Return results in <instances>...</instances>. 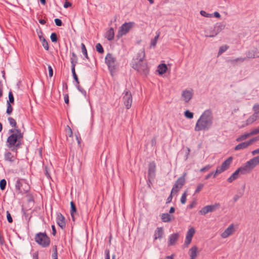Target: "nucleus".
I'll return each instance as SVG.
<instances>
[{
  "label": "nucleus",
  "instance_id": "f257e3e1",
  "mask_svg": "<svg viewBox=\"0 0 259 259\" xmlns=\"http://www.w3.org/2000/svg\"><path fill=\"white\" fill-rule=\"evenodd\" d=\"M9 134L10 135L7 139L6 146L12 152H17L22 144L23 133L19 128H12L9 130Z\"/></svg>",
  "mask_w": 259,
  "mask_h": 259
},
{
  "label": "nucleus",
  "instance_id": "f03ea898",
  "mask_svg": "<svg viewBox=\"0 0 259 259\" xmlns=\"http://www.w3.org/2000/svg\"><path fill=\"white\" fill-rule=\"evenodd\" d=\"M213 116L212 112L210 109L205 110L196 121L194 130L196 132L208 131L212 126Z\"/></svg>",
  "mask_w": 259,
  "mask_h": 259
},
{
  "label": "nucleus",
  "instance_id": "7ed1b4c3",
  "mask_svg": "<svg viewBox=\"0 0 259 259\" xmlns=\"http://www.w3.org/2000/svg\"><path fill=\"white\" fill-rule=\"evenodd\" d=\"M145 58V50L142 49L138 52L137 58L134 60L132 67L141 74L146 75L149 72V68Z\"/></svg>",
  "mask_w": 259,
  "mask_h": 259
},
{
  "label": "nucleus",
  "instance_id": "20e7f679",
  "mask_svg": "<svg viewBox=\"0 0 259 259\" xmlns=\"http://www.w3.org/2000/svg\"><path fill=\"white\" fill-rule=\"evenodd\" d=\"M225 28V25L222 23H217L213 27L206 29L204 30L205 36L213 37L217 36Z\"/></svg>",
  "mask_w": 259,
  "mask_h": 259
},
{
  "label": "nucleus",
  "instance_id": "39448f33",
  "mask_svg": "<svg viewBox=\"0 0 259 259\" xmlns=\"http://www.w3.org/2000/svg\"><path fill=\"white\" fill-rule=\"evenodd\" d=\"M35 241L43 247H47L50 244V240L45 233H39L36 234Z\"/></svg>",
  "mask_w": 259,
  "mask_h": 259
},
{
  "label": "nucleus",
  "instance_id": "423d86ee",
  "mask_svg": "<svg viewBox=\"0 0 259 259\" xmlns=\"http://www.w3.org/2000/svg\"><path fill=\"white\" fill-rule=\"evenodd\" d=\"M15 188L18 193L25 194L29 190V186L24 179H19L15 184Z\"/></svg>",
  "mask_w": 259,
  "mask_h": 259
},
{
  "label": "nucleus",
  "instance_id": "0eeeda50",
  "mask_svg": "<svg viewBox=\"0 0 259 259\" xmlns=\"http://www.w3.org/2000/svg\"><path fill=\"white\" fill-rule=\"evenodd\" d=\"M105 61L111 75H113L116 67V58L112 54L108 53L105 57Z\"/></svg>",
  "mask_w": 259,
  "mask_h": 259
},
{
  "label": "nucleus",
  "instance_id": "6e6552de",
  "mask_svg": "<svg viewBox=\"0 0 259 259\" xmlns=\"http://www.w3.org/2000/svg\"><path fill=\"white\" fill-rule=\"evenodd\" d=\"M134 22H129L123 24L119 28L117 37L119 38L128 33L131 29L134 27Z\"/></svg>",
  "mask_w": 259,
  "mask_h": 259
},
{
  "label": "nucleus",
  "instance_id": "1a4fd4ad",
  "mask_svg": "<svg viewBox=\"0 0 259 259\" xmlns=\"http://www.w3.org/2000/svg\"><path fill=\"white\" fill-rule=\"evenodd\" d=\"M186 173L183 174V176L180 177L176 182L171 190V194L177 193L182 188L185 183V177Z\"/></svg>",
  "mask_w": 259,
  "mask_h": 259
},
{
  "label": "nucleus",
  "instance_id": "9d476101",
  "mask_svg": "<svg viewBox=\"0 0 259 259\" xmlns=\"http://www.w3.org/2000/svg\"><path fill=\"white\" fill-rule=\"evenodd\" d=\"M122 100L124 105L127 109L131 107L133 101L132 96L131 93L127 90H125L123 93Z\"/></svg>",
  "mask_w": 259,
  "mask_h": 259
},
{
  "label": "nucleus",
  "instance_id": "9b49d317",
  "mask_svg": "<svg viewBox=\"0 0 259 259\" xmlns=\"http://www.w3.org/2000/svg\"><path fill=\"white\" fill-rule=\"evenodd\" d=\"M17 152H12L6 150L4 153V160L6 161L13 163L16 162L17 159Z\"/></svg>",
  "mask_w": 259,
  "mask_h": 259
},
{
  "label": "nucleus",
  "instance_id": "f8f14e48",
  "mask_svg": "<svg viewBox=\"0 0 259 259\" xmlns=\"http://www.w3.org/2000/svg\"><path fill=\"white\" fill-rule=\"evenodd\" d=\"M220 206V204L219 203H216L213 205H207L199 210V213L202 215H205L208 212L214 211L217 208H219Z\"/></svg>",
  "mask_w": 259,
  "mask_h": 259
},
{
  "label": "nucleus",
  "instance_id": "ddd939ff",
  "mask_svg": "<svg viewBox=\"0 0 259 259\" xmlns=\"http://www.w3.org/2000/svg\"><path fill=\"white\" fill-rule=\"evenodd\" d=\"M194 95L193 89H186L182 92V98L185 103L189 102Z\"/></svg>",
  "mask_w": 259,
  "mask_h": 259
},
{
  "label": "nucleus",
  "instance_id": "4468645a",
  "mask_svg": "<svg viewBox=\"0 0 259 259\" xmlns=\"http://www.w3.org/2000/svg\"><path fill=\"white\" fill-rule=\"evenodd\" d=\"M156 164L154 162H150L148 166V179L149 181H153L155 177Z\"/></svg>",
  "mask_w": 259,
  "mask_h": 259
},
{
  "label": "nucleus",
  "instance_id": "2eb2a0df",
  "mask_svg": "<svg viewBox=\"0 0 259 259\" xmlns=\"http://www.w3.org/2000/svg\"><path fill=\"white\" fill-rule=\"evenodd\" d=\"M57 223L58 226L62 229L66 227V223L64 217L60 212L57 213L56 218Z\"/></svg>",
  "mask_w": 259,
  "mask_h": 259
},
{
  "label": "nucleus",
  "instance_id": "dca6fc26",
  "mask_svg": "<svg viewBox=\"0 0 259 259\" xmlns=\"http://www.w3.org/2000/svg\"><path fill=\"white\" fill-rule=\"evenodd\" d=\"M234 231V225L231 224L221 234V237L223 238H226L231 235Z\"/></svg>",
  "mask_w": 259,
  "mask_h": 259
},
{
  "label": "nucleus",
  "instance_id": "f3484780",
  "mask_svg": "<svg viewBox=\"0 0 259 259\" xmlns=\"http://www.w3.org/2000/svg\"><path fill=\"white\" fill-rule=\"evenodd\" d=\"M250 168L253 169L255 167L259 164V155L252 158L246 162Z\"/></svg>",
  "mask_w": 259,
  "mask_h": 259
},
{
  "label": "nucleus",
  "instance_id": "a211bd4d",
  "mask_svg": "<svg viewBox=\"0 0 259 259\" xmlns=\"http://www.w3.org/2000/svg\"><path fill=\"white\" fill-rule=\"evenodd\" d=\"M179 237V233H174L170 235L169 237L168 240V246H171L175 244V243L177 241L178 238Z\"/></svg>",
  "mask_w": 259,
  "mask_h": 259
},
{
  "label": "nucleus",
  "instance_id": "6ab92c4d",
  "mask_svg": "<svg viewBox=\"0 0 259 259\" xmlns=\"http://www.w3.org/2000/svg\"><path fill=\"white\" fill-rule=\"evenodd\" d=\"M163 229L162 227H158L155 230L154 234V239H160L162 238L163 235Z\"/></svg>",
  "mask_w": 259,
  "mask_h": 259
},
{
  "label": "nucleus",
  "instance_id": "aec40b11",
  "mask_svg": "<svg viewBox=\"0 0 259 259\" xmlns=\"http://www.w3.org/2000/svg\"><path fill=\"white\" fill-rule=\"evenodd\" d=\"M241 175H244L245 174H248L251 172L252 170L248 163L246 162L243 166L238 168Z\"/></svg>",
  "mask_w": 259,
  "mask_h": 259
},
{
  "label": "nucleus",
  "instance_id": "412c9836",
  "mask_svg": "<svg viewBox=\"0 0 259 259\" xmlns=\"http://www.w3.org/2000/svg\"><path fill=\"white\" fill-rule=\"evenodd\" d=\"M241 175H244L245 174H248L251 172L252 170L248 163L246 162L243 166L238 168Z\"/></svg>",
  "mask_w": 259,
  "mask_h": 259
},
{
  "label": "nucleus",
  "instance_id": "4be33fe9",
  "mask_svg": "<svg viewBox=\"0 0 259 259\" xmlns=\"http://www.w3.org/2000/svg\"><path fill=\"white\" fill-rule=\"evenodd\" d=\"M250 145L249 144L248 141L244 142L236 145L234 148V150L236 151H238L242 149H244L247 148Z\"/></svg>",
  "mask_w": 259,
  "mask_h": 259
},
{
  "label": "nucleus",
  "instance_id": "5701e85b",
  "mask_svg": "<svg viewBox=\"0 0 259 259\" xmlns=\"http://www.w3.org/2000/svg\"><path fill=\"white\" fill-rule=\"evenodd\" d=\"M240 173V170L238 168L235 171V172L227 179V181L229 183H232L234 180H236L239 178V174Z\"/></svg>",
  "mask_w": 259,
  "mask_h": 259
},
{
  "label": "nucleus",
  "instance_id": "b1692460",
  "mask_svg": "<svg viewBox=\"0 0 259 259\" xmlns=\"http://www.w3.org/2000/svg\"><path fill=\"white\" fill-rule=\"evenodd\" d=\"M232 157H229L224 162H223V163L221 165V166L223 168H224L225 170H227L229 168L232 162Z\"/></svg>",
  "mask_w": 259,
  "mask_h": 259
},
{
  "label": "nucleus",
  "instance_id": "393cba45",
  "mask_svg": "<svg viewBox=\"0 0 259 259\" xmlns=\"http://www.w3.org/2000/svg\"><path fill=\"white\" fill-rule=\"evenodd\" d=\"M257 119H259V117L257 114V113H254L251 116H250L247 120H246V124L249 125L253 123L254 121H256Z\"/></svg>",
  "mask_w": 259,
  "mask_h": 259
},
{
  "label": "nucleus",
  "instance_id": "a878e982",
  "mask_svg": "<svg viewBox=\"0 0 259 259\" xmlns=\"http://www.w3.org/2000/svg\"><path fill=\"white\" fill-rule=\"evenodd\" d=\"M71 210L70 213L72 219L73 221H75V213L77 212L75 204L73 201L70 202Z\"/></svg>",
  "mask_w": 259,
  "mask_h": 259
},
{
  "label": "nucleus",
  "instance_id": "bb28decb",
  "mask_svg": "<svg viewBox=\"0 0 259 259\" xmlns=\"http://www.w3.org/2000/svg\"><path fill=\"white\" fill-rule=\"evenodd\" d=\"M106 38H107L108 40L111 41L112 40L114 37V32L113 28H110L109 30L106 32Z\"/></svg>",
  "mask_w": 259,
  "mask_h": 259
},
{
  "label": "nucleus",
  "instance_id": "cd10ccee",
  "mask_svg": "<svg viewBox=\"0 0 259 259\" xmlns=\"http://www.w3.org/2000/svg\"><path fill=\"white\" fill-rule=\"evenodd\" d=\"M167 69V66L165 64H161L158 66L157 71L159 74H163L166 72Z\"/></svg>",
  "mask_w": 259,
  "mask_h": 259
},
{
  "label": "nucleus",
  "instance_id": "c85d7f7f",
  "mask_svg": "<svg viewBox=\"0 0 259 259\" xmlns=\"http://www.w3.org/2000/svg\"><path fill=\"white\" fill-rule=\"evenodd\" d=\"M246 56L248 58H254L259 57V51L257 52L254 50L249 51L247 53Z\"/></svg>",
  "mask_w": 259,
  "mask_h": 259
},
{
  "label": "nucleus",
  "instance_id": "c756f323",
  "mask_svg": "<svg viewBox=\"0 0 259 259\" xmlns=\"http://www.w3.org/2000/svg\"><path fill=\"white\" fill-rule=\"evenodd\" d=\"M161 219L164 223L169 222L171 221L170 215L167 213H162L161 215Z\"/></svg>",
  "mask_w": 259,
  "mask_h": 259
},
{
  "label": "nucleus",
  "instance_id": "7c9ffc66",
  "mask_svg": "<svg viewBox=\"0 0 259 259\" xmlns=\"http://www.w3.org/2000/svg\"><path fill=\"white\" fill-rule=\"evenodd\" d=\"M71 55L72 56L70 58L71 67H75V65L77 63V57L74 52H72Z\"/></svg>",
  "mask_w": 259,
  "mask_h": 259
},
{
  "label": "nucleus",
  "instance_id": "2f4dec72",
  "mask_svg": "<svg viewBox=\"0 0 259 259\" xmlns=\"http://www.w3.org/2000/svg\"><path fill=\"white\" fill-rule=\"evenodd\" d=\"M195 233V229L193 227L190 228L187 232L186 238L192 240Z\"/></svg>",
  "mask_w": 259,
  "mask_h": 259
},
{
  "label": "nucleus",
  "instance_id": "473e14b6",
  "mask_svg": "<svg viewBox=\"0 0 259 259\" xmlns=\"http://www.w3.org/2000/svg\"><path fill=\"white\" fill-rule=\"evenodd\" d=\"M197 250L198 248L196 246H194L192 247H191L189 250L190 256L196 257L197 256Z\"/></svg>",
  "mask_w": 259,
  "mask_h": 259
},
{
  "label": "nucleus",
  "instance_id": "72a5a7b5",
  "mask_svg": "<svg viewBox=\"0 0 259 259\" xmlns=\"http://www.w3.org/2000/svg\"><path fill=\"white\" fill-rule=\"evenodd\" d=\"M250 136H251V135H250V133H245L238 137L236 140L237 142H241L246 140Z\"/></svg>",
  "mask_w": 259,
  "mask_h": 259
},
{
  "label": "nucleus",
  "instance_id": "f704fd0d",
  "mask_svg": "<svg viewBox=\"0 0 259 259\" xmlns=\"http://www.w3.org/2000/svg\"><path fill=\"white\" fill-rule=\"evenodd\" d=\"M8 121L9 122L10 125L12 127H14V128H18L17 126V122L13 118L9 117L8 118Z\"/></svg>",
  "mask_w": 259,
  "mask_h": 259
},
{
  "label": "nucleus",
  "instance_id": "c9c22d12",
  "mask_svg": "<svg viewBox=\"0 0 259 259\" xmlns=\"http://www.w3.org/2000/svg\"><path fill=\"white\" fill-rule=\"evenodd\" d=\"M39 38H40V40L41 41L42 45L43 47L44 48V49L46 50H48L49 49V46L48 43L47 41V40H46V39L45 38L41 37L40 36H39Z\"/></svg>",
  "mask_w": 259,
  "mask_h": 259
},
{
  "label": "nucleus",
  "instance_id": "e433bc0d",
  "mask_svg": "<svg viewBox=\"0 0 259 259\" xmlns=\"http://www.w3.org/2000/svg\"><path fill=\"white\" fill-rule=\"evenodd\" d=\"M229 48V46L227 45H224L221 46L219 50L218 56H220L222 55L223 53L226 52Z\"/></svg>",
  "mask_w": 259,
  "mask_h": 259
},
{
  "label": "nucleus",
  "instance_id": "4c0bfd02",
  "mask_svg": "<svg viewBox=\"0 0 259 259\" xmlns=\"http://www.w3.org/2000/svg\"><path fill=\"white\" fill-rule=\"evenodd\" d=\"M225 171V170L224 169V168H223L221 166H218L216 170L215 171H214V175H213V178H215L218 175H219Z\"/></svg>",
  "mask_w": 259,
  "mask_h": 259
},
{
  "label": "nucleus",
  "instance_id": "58836bf2",
  "mask_svg": "<svg viewBox=\"0 0 259 259\" xmlns=\"http://www.w3.org/2000/svg\"><path fill=\"white\" fill-rule=\"evenodd\" d=\"M81 52L87 59H89L87 50L84 44H81Z\"/></svg>",
  "mask_w": 259,
  "mask_h": 259
},
{
  "label": "nucleus",
  "instance_id": "ea45409f",
  "mask_svg": "<svg viewBox=\"0 0 259 259\" xmlns=\"http://www.w3.org/2000/svg\"><path fill=\"white\" fill-rule=\"evenodd\" d=\"M71 71L73 75V77L77 84L79 83L78 77L75 73V67H71Z\"/></svg>",
  "mask_w": 259,
  "mask_h": 259
},
{
  "label": "nucleus",
  "instance_id": "a19ab883",
  "mask_svg": "<svg viewBox=\"0 0 259 259\" xmlns=\"http://www.w3.org/2000/svg\"><path fill=\"white\" fill-rule=\"evenodd\" d=\"M159 34H158L157 35H156L154 38L153 39H152L151 40V46H150V47H155L156 44H157V40L159 38Z\"/></svg>",
  "mask_w": 259,
  "mask_h": 259
},
{
  "label": "nucleus",
  "instance_id": "79ce46f5",
  "mask_svg": "<svg viewBox=\"0 0 259 259\" xmlns=\"http://www.w3.org/2000/svg\"><path fill=\"white\" fill-rule=\"evenodd\" d=\"M245 59H246L245 58L240 57V58H237L236 59L230 60L229 61L232 64H234L235 62H236L237 61H240L241 62H243L245 60Z\"/></svg>",
  "mask_w": 259,
  "mask_h": 259
},
{
  "label": "nucleus",
  "instance_id": "37998d69",
  "mask_svg": "<svg viewBox=\"0 0 259 259\" xmlns=\"http://www.w3.org/2000/svg\"><path fill=\"white\" fill-rule=\"evenodd\" d=\"M184 115L187 118L189 119L193 118L194 116L193 113L190 112L189 110H186L184 113Z\"/></svg>",
  "mask_w": 259,
  "mask_h": 259
},
{
  "label": "nucleus",
  "instance_id": "c03bdc74",
  "mask_svg": "<svg viewBox=\"0 0 259 259\" xmlns=\"http://www.w3.org/2000/svg\"><path fill=\"white\" fill-rule=\"evenodd\" d=\"M8 96L9 100L7 101V103H9V104L14 103V98L11 91L9 92Z\"/></svg>",
  "mask_w": 259,
  "mask_h": 259
},
{
  "label": "nucleus",
  "instance_id": "a18cd8bd",
  "mask_svg": "<svg viewBox=\"0 0 259 259\" xmlns=\"http://www.w3.org/2000/svg\"><path fill=\"white\" fill-rule=\"evenodd\" d=\"M7 182L5 179H2L0 181V188L2 190H4L6 188Z\"/></svg>",
  "mask_w": 259,
  "mask_h": 259
},
{
  "label": "nucleus",
  "instance_id": "49530a36",
  "mask_svg": "<svg viewBox=\"0 0 259 259\" xmlns=\"http://www.w3.org/2000/svg\"><path fill=\"white\" fill-rule=\"evenodd\" d=\"M200 15L201 16H202L203 17H206V18H210V17H212V14L207 13H206L205 11H204L203 10L200 11Z\"/></svg>",
  "mask_w": 259,
  "mask_h": 259
},
{
  "label": "nucleus",
  "instance_id": "de8ad7c7",
  "mask_svg": "<svg viewBox=\"0 0 259 259\" xmlns=\"http://www.w3.org/2000/svg\"><path fill=\"white\" fill-rule=\"evenodd\" d=\"M7 108L6 113L8 115H10L12 112L13 108H12L11 104H9V103H7Z\"/></svg>",
  "mask_w": 259,
  "mask_h": 259
},
{
  "label": "nucleus",
  "instance_id": "09e8293b",
  "mask_svg": "<svg viewBox=\"0 0 259 259\" xmlns=\"http://www.w3.org/2000/svg\"><path fill=\"white\" fill-rule=\"evenodd\" d=\"M96 48L97 51L99 53H103L104 52V49H103L102 45L100 44H99V43L97 44L96 46Z\"/></svg>",
  "mask_w": 259,
  "mask_h": 259
},
{
  "label": "nucleus",
  "instance_id": "8fccbe9b",
  "mask_svg": "<svg viewBox=\"0 0 259 259\" xmlns=\"http://www.w3.org/2000/svg\"><path fill=\"white\" fill-rule=\"evenodd\" d=\"M187 192H185L182 195L181 198V202L185 204L186 202Z\"/></svg>",
  "mask_w": 259,
  "mask_h": 259
},
{
  "label": "nucleus",
  "instance_id": "3c124183",
  "mask_svg": "<svg viewBox=\"0 0 259 259\" xmlns=\"http://www.w3.org/2000/svg\"><path fill=\"white\" fill-rule=\"evenodd\" d=\"M52 42H57V35L56 33H52L50 36Z\"/></svg>",
  "mask_w": 259,
  "mask_h": 259
},
{
  "label": "nucleus",
  "instance_id": "603ef678",
  "mask_svg": "<svg viewBox=\"0 0 259 259\" xmlns=\"http://www.w3.org/2000/svg\"><path fill=\"white\" fill-rule=\"evenodd\" d=\"M204 185L203 184H199L197 187V188L195 191V193H198L203 188Z\"/></svg>",
  "mask_w": 259,
  "mask_h": 259
},
{
  "label": "nucleus",
  "instance_id": "864d4df0",
  "mask_svg": "<svg viewBox=\"0 0 259 259\" xmlns=\"http://www.w3.org/2000/svg\"><path fill=\"white\" fill-rule=\"evenodd\" d=\"M211 167V165L208 164L200 169V172H205L208 170Z\"/></svg>",
  "mask_w": 259,
  "mask_h": 259
},
{
  "label": "nucleus",
  "instance_id": "5fc2aeb1",
  "mask_svg": "<svg viewBox=\"0 0 259 259\" xmlns=\"http://www.w3.org/2000/svg\"><path fill=\"white\" fill-rule=\"evenodd\" d=\"M257 134H259V126L256 128L251 130L250 132V135H251V136L256 135Z\"/></svg>",
  "mask_w": 259,
  "mask_h": 259
},
{
  "label": "nucleus",
  "instance_id": "6e6d98bb",
  "mask_svg": "<svg viewBox=\"0 0 259 259\" xmlns=\"http://www.w3.org/2000/svg\"><path fill=\"white\" fill-rule=\"evenodd\" d=\"M53 250H54V253L52 254V257H53V259H58V257H57V246H55L54 247Z\"/></svg>",
  "mask_w": 259,
  "mask_h": 259
},
{
  "label": "nucleus",
  "instance_id": "4d7b16f0",
  "mask_svg": "<svg viewBox=\"0 0 259 259\" xmlns=\"http://www.w3.org/2000/svg\"><path fill=\"white\" fill-rule=\"evenodd\" d=\"M76 88L79 92H80L85 97H86L87 93L79 85V84L76 85Z\"/></svg>",
  "mask_w": 259,
  "mask_h": 259
},
{
  "label": "nucleus",
  "instance_id": "13d9d810",
  "mask_svg": "<svg viewBox=\"0 0 259 259\" xmlns=\"http://www.w3.org/2000/svg\"><path fill=\"white\" fill-rule=\"evenodd\" d=\"M7 218L9 223H12L13 219L9 211H7Z\"/></svg>",
  "mask_w": 259,
  "mask_h": 259
},
{
  "label": "nucleus",
  "instance_id": "bf43d9fd",
  "mask_svg": "<svg viewBox=\"0 0 259 259\" xmlns=\"http://www.w3.org/2000/svg\"><path fill=\"white\" fill-rule=\"evenodd\" d=\"M54 21L57 26H61L62 25V21L60 19L56 18Z\"/></svg>",
  "mask_w": 259,
  "mask_h": 259
},
{
  "label": "nucleus",
  "instance_id": "052dcab7",
  "mask_svg": "<svg viewBox=\"0 0 259 259\" xmlns=\"http://www.w3.org/2000/svg\"><path fill=\"white\" fill-rule=\"evenodd\" d=\"M105 259H110L109 249H106L105 250Z\"/></svg>",
  "mask_w": 259,
  "mask_h": 259
},
{
  "label": "nucleus",
  "instance_id": "680f3d73",
  "mask_svg": "<svg viewBox=\"0 0 259 259\" xmlns=\"http://www.w3.org/2000/svg\"><path fill=\"white\" fill-rule=\"evenodd\" d=\"M258 140H259V137H255V138L251 139L250 140H249L248 141L249 144L251 145V144H253V143H254V142L257 141Z\"/></svg>",
  "mask_w": 259,
  "mask_h": 259
},
{
  "label": "nucleus",
  "instance_id": "e2e57ef3",
  "mask_svg": "<svg viewBox=\"0 0 259 259\" xmlns=\"http://www.w3.org/2000/svg\"><path fill=\"white\" fill-rule=\"evenodd\" d=\"M253 110L254 113H257L259 112V104H255L253 107Z\"/></svg>",
  "mask_w": 259,
  "mask_h": 259
},
{
  "label": "nucleus",
  "instance_id": "0e129e2a",
  "mask_svg": "<svg viewBox=\"0 0 259 259\" xmlns=\"http://www.w3.org/2000/svg\"><path fill=\"white\" fill-rule=\"evenodd\" d=\"M49 76L52 77L53 75V70L51 65L48 66Z\"/></svg>",
  "mask_w": 259,
  "mask_h": 259
},
{
  "label": "nucleus",
  "instance_id": "69168bd1",
  "mask_svg": "<svg viewBox=\"0 0 259 259\" xmlns=\"http://www.w3.org/2000/svg\"><path fill=\"white\" fill-rule=\"evenodd\" d=\"M191 241L192 240L191 239H188V238H186V240H185V243H184V245L186 246V247H188V245L190 244V243L191 242Z\"/></svg>",
  "mask_w": 259,
  "mask_h": 259
},
{
  "label": "nucleus",
  "instance_id": "338daca9",
  "mask_svg": "<svg viewBox=\"0 0 259 259\" xmlns=\"http://www.w3.org/2000/svg\"><path fill=\"white\" fill-rule=\"evenodd\" d=\"M214 171H211V172L209 173L208 175H207L205 177V180H207L209 178H210L212 176H213L214 175Z\"/></svg>",
  "mask_w": 259,
  "mask_h": 259
},
{
  "label": "nucleus",
  "instance_id": "774afa93",
  "mask_svg": "<svg viewBox=\"0 0 259 259\" xmlns=\"http://www.w3.org/2000/svg\"><path fill=\"white\" fill-rule=\"evenodd\" d=\"M38 252H35L34 253H33L32 255L33 259H38Z\"/></svg>",
  "mask_w": 259,
  "mask_h": 259
}]
</instances>
